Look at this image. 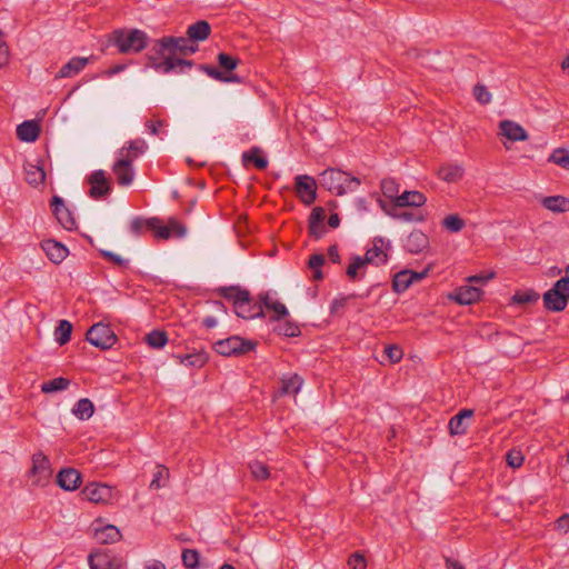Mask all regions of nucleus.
I'll use <instances>...</instances> for the list:
<instances>
[{
	"label": "nucleus",
	"mask_w": 569,
	"mask_h": 569,
	"mask_svg": "<svg viewBox=\"0 0 569 569\" xmlns=\"http://www.w3.org/2000/svg\"><path fill=\"white\" fill-rule=\"evenodd\" d=\"M234 311L239 318L242 319H254L264 318L266 313L262 310V306L253 301L250 291H241L238 297V302L234 301Z\"/></svg>",
	"instance_id": "1a4fd4ad"
},
{
	"label": "nucleus",
	"mask_w": 569,
	"mask_h": 569,
	"mask_svg": "<svg viewBox=\"0 0 569 569\" xmlns=\"http://www.w3.org/2000/svg\"><path fill=\"white\" fill-rule=\"evenodd\" d=\"M112 171L120 186H129L134 178L132 158L130 154L119 158L112 166Z\"/></svg>",
	"instance_id": "2eb2a0df"
},
{
	"label": "nucleus",
	"mask_w": 569,
	"mask_h": 569,
	"mask_svg": "<svg viewBox=\"0 0 569 569\" xmlns=\"http://www.w3.org/2000/svg\"><path fill=\"white\" fill-rule=\"evenodd\" d=\"M507 465L513 469L523 465L525 456L520 449L512 448L506 455Z\"/></svg>",
	"instance_id": "6e6d98bb"
},
{
	"label": "nucleus",
	"mask_w": 569,
	"mask_h": 569,
	"mask_svg": "<svg viewBox=\"0 0 569 569\" xmlns=\"http://www.w3.org/2000/svg\"><path fill=\"white\" fill-rule=\"evenodd\" d=\"M41 133V126L37 120H26L17 127V137L23 142H34Z\"/></svg>",
	"instance_id": "393cba45"
},
{
	"label": "nucleus",
	"mask_w": 569,
	"mask_h": 569,
	"mask_svg": "<svg viewBox=\"0 0 569 569\" xmlns=\"http://www.w3.org/2000/svg\"><path fill=\"white\" fill-rule=\"evenodd\" d=\"M162 221L158 217L142 218L136 217L130 223L132 234L139 237L144 230L151 231L157 239L168 240L170 238V229L162 227Z\"/></svg>",
	"instance_id": "0eeeda50"
},
{
	"label": "nucleus",
	"mask_w": 569,
	"mask_h": 569,
	"mask_svg": "<svg viewBox=\"0 0 569 569\" xmlns=\"http://www.w3.org/2000/svg\"><path fill=\"white\" fill-rule=\"evenodd\" d=\"M173 357L179 363L193 368H202L209 361V355L204 349L187 355H176Z\"/></svg>",
	"instance_id": "bb28decb"
},
{
	"label": "nucleus",
	"mask_w": 569,
	"mask_h": 569,
	"mask_svg": "<svg viewBox=\"0 0 569 569\" xmlns=\"http://www.w3.org/2000/svg\"><path fill=\"white\" fill-rule=\"evenodd\" d=\"M181 559L186 568L197 569L199 567L200 553L196 549H183Z\"/></svg>",
	"instance_id": "8fccbe9b"
},
{
	"label": "nucleus",
	"mask_w": 569,
	"mask_h": 569,
	"mask_svg": "<svg viewBox=\"0 0 569 569\" xmlns=\"http://www.w3.org/2000/svg\"><path fill=\"white\" fill-rule=\"evenodd\" d=\"M555 528L565 533L568 532V530H569V513H565V515L560 516L555 522Z\"/></svg>",
	"instance_id": "774afa93"
},
{
	"label": "nucleus",
	"mask_w": 569,
	"mask_h": 569,
	"mask_svg": "<svg viewBox=\"0 0 569 569\" xmlns=\"http://www.w3.org/2000/svg\"><path fill=\"white\" fill-rule=\"evenodd\" d=\"M378 202L380 204V208L383 210V212L393 219L401 220V221H418V222H422L426 220L425 216H422V214H418V213H415L411 211L398 212L395 209H390L387 206V203L380 198H378Z\"/></svg>",
	"instance_id": "c756f323"
},
{
	"label": "nucleus",
	"mask_w": 569,
	"mask_h": 569,
	"mask_svg": "<svg viewBox=\"0 0 569 569\" xmlns=\"http://www.w3.org/2000/svg\"><path fill=\"white\" fill-rule=\"evenodd\" d=\"M427 202L425 193L417 190H406L395 199V208L422 207Z\"/></svg>",
	"instance_id": "5701e85b"
},
{
	"label": "nucleus",
	"mask_w": 569,
	"mask_h": 569,
	"mask_svg": "<svg viewBox=\"0 0 569 569\" xmlns=\"http://www.w3.org/2000/svg\"><path fill=\"white\" fill-rule=\"evenodd\" d=\"M543 307L550 312H561L569 302V276L558 279L542 296Z\"/></svg>",
	"instance_id": "20e7f679"
},
{
	"label": "nucleus",
	"mask_w": 569,
	"mask_h": 569,
	"mask_svg": "<svg viewBox=\"0 0 569 569\" xmlns=\"http://www.w3.org/2000/svg\"><path fill=\"white\" fill-rule=\"evenodd\" d=\"M381 191L386 198L391 200L392 206L395 207V199L399 197V184L393 178H386L381 181Z\"/></svg>",
	"instance_id": "a18cd8bd"
},
{
	"label": "nucleus",
	"mask_w": 569,
	"mask_h": 569,
	"mask_svg": "<svg viewBox=\"0 0 569 569\" xmlns=\"http://www.w3.org/2000/svg\"><path fill=\"white\" fill-rule=\"evenodd\" d=\"M326 258L322 253H315L311 254L308 261V267L310 269H321V267L325 264Z\"/></svg>",
	"instance_id": "338daca9"
},
{
	"label": "nucleus",
	"mask_w": 569,
	"mask_h": 569,
	"mask_svg": "<svg viewBox=\"0 0 569 569\" xmlns=\"http://www.w3.org/2000/svg\"><path fill=\"white\" fill-rule=\"evenodd\" d=\"M371 295V290H367L366 293L363 295H357V293H350L348 296H343V297H340V298H337L335 299L332 302H331V306H330V311L331 313H335L337 312L339 309L343 308L348 300L350 299H353V298H357V297H360V298H368L369 296Z\"/></svg>",
	"instance_id": "864d4df0"
},
{
	"label": "nucleus",
	"mask_w": 569,
	"mask_h": 569,
	"mask_svg": "<svg viewBox=\"0 0 569 569\" xmlns=\"http://www.w3.org/2000/svg\"><path fill=\"white\" fill-rule=\"evenodd\" d=\"M463 168L458 164H446L439 168L438 176L446 182H457L463 177Z\"/></svg>",
	"instance_id": "72a5a7b5"
},
{
	"label": "nucleus",
	"mask_w": 569,
	"mask_h": 569,
	"mask_svg": "<svg viewBox=\"0 0 569 569\" xmlns=\"http://www.w3.org/2000/svg\"><path fill=\"white\" fill-rule=\"evenodd\" d=\"M70 380L64 377L53 378L51 380L44 381L41 385V391L43 393H52L57 391L66 390L70 386Z\"/></svg>",
	"instance_id": "a19ab883"
},
{
	"label": "nucleus",
	"mask_w": 569,
	"mask_h": 569,
	"mask_svg": "<svg viewBox=\"0 0 569 569\" xmlns=\"http://www.w3.org/2000/svg\"><path fill=\"white\" fill-rule=\"evenodd\" d=\"M273 331L279 335L287 338H295L299 337L301 335L300 327L292 320H284L281 323H278Z\"/></svg>",
	"instance_id": "58836bf2"
},
{
	"label": "nucleus",
	"mask_w": 569,
	"mask_h": 569,
	"mask_svg": "<svg viewBox=\"0 0 569 569\" xmlns=\"http://www.w3.org/2000/svg\"><path fill=\"white\" fill-rule=\"evenodd\" d=\"M319 181L325 189L335 192L337 196L356 191L361 184V180L358 177L333 168L323 170L319 176Z\"/></svg>",
	"instance_id": "7ed1b4c3"
},
{
	"label": "nucleus",
	"mask_w": 569,
	"mask_h": 569,
	"mask_svg": "<svg viewBox=\"0 0 569 569\" xmlns=\"http://www.w3.org/2000/svg\"><path fill=\"white\" fill-rule=\"evenodd\" d=\"M295 190L297 197L306 206H311L317 199V182L308 174H300L295 178Z\"/></svg>",
	"instance_id": "9d476101"
},
{
	"label": "nucleus",
	"mask_w": 569,
	"mask_h": 569,
	"mask_svg": "<svg viewBox=\"0 0 569 569\" xmlns=\"http://www.w3.org/2000/svg\"><path fill=\"white\" fill-rule=\"evenodd\" d=\"M258 346L256 340L230 336L213 343L217 353L223 357H240L253 351Z\"/></svg>",
	"instance_id": "39448f33"
},
{
	"label": "nucleus",
	"mask_w": 569,
	"mask_h": 569,
	"mask_svg": "<svg viewBox=\"0 0 569 569\" xmlns=\"http://www.w3.org/2000/svg\"><path fill=\"white\" fill-rule=\"evenodd\" d=\"M96 540L101 545L114 543L121 540V531L113 525H107L102 528H97L94 531Z\"/></svg>",
	"instance_id": "c85d7f7f"
},
{
	"label": "nucleus",
	"mask_w": 569,
	"mask_h": 569,
	"mask_svg": "<svg viewBox=\"0 0 569 569\" xmlns=\"http://www.w3.org/2000/svg\"><path fill=\"white\" fill-rule=\"evenodd\" d=\"M500 133L512 142L526 141L529 138L527 131L512 120H502L499 123Z\"/></svg>",
	"instance_id": "412c9836"
},
{
	"label": "nucleus",
	"mask_w": 569,
	"mask_h": 569,
	"mask_svg": "<svg viewBox=\"0 0 569 569\" xmlns=\"http://www.w3.org/2000/svg\"><path fill=\"white\" fill-rule=\"evenodd\" d=\"M88 58L74 57L70 59L58 72L59 78H69L79 73L88 64Z\"/></svg>",
	"instance_id": "2f4dec72"
},
{
	"label": "nucleus",
	"mask_w": 569,
	"mask_h": 569,
	"mask_svg": "<svg viewBox=\"0 0 569 569\" xmlns=\"http://www.w3.org/2000/svg\"><path fill=\"white\" fill-rule=\"evenodd\" d=\"M82 496L88 499L91 502L96 503H106L109 502L113 495L112 487L100 483V482H92L87 485L81 490Z\"/></svg>",
	"instance_id": "4468645a"
},
{
	"label": "nucleus",
	"mask_w": 569,
	"mask_h": 569,
	"mask_svg": "<svg viewBox=\"0 0 569 569\" xmlns=\"http://www.w3.org/2000/svg\"><path fill=\"white\" fill-rule=\"evenodd\" d=\"M540 296L536 290L527 289L523 291H516L510 301L513 305H529L537 302Z\"/></svg>",
	"instance_id": "ea45409f"
},
{
	"label": "nucleus",
	"mask_w": 569,
	"mask_h": 569,
	"mask_svg": "<svg viewBox=\"0 0 569 569\" xmlns=\"http://www.w3.org/2000/svg\"><path fill=\"white\" fill-rule=\"evenodd\" d=\"M88 562L90 569H121L124 566L123 557L108 548L92 550L88 556Z\"/></svg>",
	"instance_id": "6e6552de"
},
{
	"label": "nucleus",
	"mask_w": 569,
	"mask_h": 569,
	"mask_svg": "<svg viewBox=\"0 0 569 569\" xmlns=\"http://www.w3.org/2000/svg\"><path fill=\"white\" fill-rule=\"evenodd\" d=\"M473 97L480 104H488L491 101V94L486 86L476 84L473 87Z\"/></svg>",
	"instance_id": "052dcab7"
},
{
	"label": "nucleus",
	"mask_w": 569,
	"mask_h": 569,
	"mask_svg": "<svg viewBox=\"0 0 569 569\" xmlns=\"http://www.w3.org/2000/svg\"><path fill=\"white\" fill-rule=\"evenodd\" d=\"M267 310L273 311V315L270 316L269 321L279 322L289 316L287 307L280 301H274L272 306H267Z\"/></svg>",
	"instance_id": "603ef678"
},
{
	"label": "nucleus",
	"mask_w": 569,
	"mask_h": 569,
	"mask_svg": "<svg viewBox=\"0 0 569 569\" xmlns=\"http://www.w3.org/2000/svg\"><path fill=\"white\" fill-rule=\"evenodd\" d=\"M326 219V211L322 207H315L308 219V233L315 239L319 240L326 233L323 221Z\"/></svg>",
	"instance_id": "a211bd4d"
},
{
	"label": "nucleus",
	"mask_w": 569,
	"mask_h": 569,
	"mask_svg": "<svg viewBox=\"0 0 569 569\" xmlns=\"http://www.w3.org/2000/svg\"><path fill=\"white\" fill-rule=\"evenodd\" d=\"M241 291L248 290L241 288L240 286L219 287L216 289V292L219 297L231 300L233 303L234 301L238 302V297L240 296Z\"/></svg>",
	"instance_id": "09e8293b"
},
{
	"label": "nucleus",
	"mask_w": 569,
	"mask_h": 569,
	"mask_svg": "<svg viewBox=\"0 0 569 569\" xmlns=\"http://www.w3.org/2000/svg\"><path fill=\"white\" fill-rule=\"evenodd\" d=\"M147 148H148V146H147L146 141L143 139L138 138L136 140H130L127 143V147H123L120 150V154H122V152L124 150H128L127 154H130L132 158V161H133L139 154L144 153Z\"/></svg>",
	"instance_id": "49530a36"
},
{
	"label": "nucleus",
	"mask_w": 569,
	"mask_h": 569,
	"mask_svg": "<svg viewBox=\"0 0 569 569\" xmlns=\"http://www.w3.org/2000/svg\"><path fill=\"white\" fill-rule=\"evenodd\" d=\"M385 355L391 363H397L402 359L403 351L397 345H389L385 348Z\"/></svg>",
	"instance_id": "680f3d73"
},
{
	"label": "nucleus",
	"mask_w": 569,
	"mask_h": 569,
	"mask_svg": "<svg viewBox=\"0 0 569 569\" xmlns=\"http://www.w3.org/2000/svg\"><path fill=\"white\" fill-rule=\"evenodd\" d=\"M146 342L148 343V346L150 348H153V349H161L163 348L169 339H168V335L166 331L163 330H152L150 331L146 338H144Z\"/></svg>",
	"instance_id": "37998d69"
},
{
	"label": "nucleus",
	"mask_w": 569,
	"mask_h": 569,
	"mask_svg": "<svg viewBox=\"0 0 569 569\" xmlns=\"http://www.w3.org/2000/svg\"><path fill=\"white\" fill-rule=\"evenodd\" d=\"M198 69L207 73L210 78L221 82H241V79L236 73H223L222 70L211 64H199Z\"/></svg>",
	"instance_id": "7c9ffc66"
},
{
	"label": "nucleus",
	"mask_w": 569,
	"mask_h": 569,
	"mask_svg": "<svg viewBox=\"0 0 569 569\" xmlns=\"http://www.w3.org/2000/svg\"><path fill=\"white\" fill-rule=\"evenodd\" d=\"M162 477H166L168 478L169 477V470L163 467V466H159L158 467V471L153 475V479L150 483V488L151 489H159L160 487H162V485L160 483V479Z\"/></svg>",
	"instance_id": "0e129e2a"
},
{
	"label": "nucleus",
	"mask_w": 569,
	"mask_h": 569,
	"mask_svg": "<svg viewBox=\"0 0 569 569\" xmlns=\"http://www.w3.org/2000/svg\"><path fill=\"white\" fill-rule=\"evenodd\" d=\"M549 161L569 170V152L565 149H556L549 157Z\"/></svg>",
	"instance_id": "4d7b16f0"
},
{
	"label": "nucleus",
	"mask_w": 569,
	"mask_h": 569,
	"mask_svg": "<svg viewBox=\"0 0 569 569\" xmlns=\"http://www.w3.org/2000/svg\"><path fill=\"white\" fill-rule=\"evenodd\" d=\"M163 227L170 229V237L183 238L187 234L186 226L179 222L176 218H169L168 226Z\"/></svg>",
	"instance_id": "bf43d9fd"
},
{
	"label": "nucleus",
	"mask_w": 569,
	"mask_h": 569,
	"mask_svg": "<svg viewBox=\"0 0 569 569\" xmlns=\"http://www.w3.org/2000/svg\"><path fill=\"white\" fill-rule=\"evenodd\" d=\"M94 412L93 402L88 398H82L76 402L72 413L80 420H88Z\"/></svg>",
	"instance_id": "e433bc0d"
},
{
	"label": "nucleus",
	"mask_w": 569,
	"mask_h": 569,
	"mask_svg": "<svg viewBox=\"0 0 569 569\" xmlns=\"http://www.w3.org/2000/svg\"><path fill=\"white\" fill-rule=\"evenodd\" d=\"M50 207L52 208V213L66 230H73L77 228L76 220L72 216V212L64 204V200L54 194L50 200Z\"/></svg>",
	"instance_id": "9b49d317"
},
{
	"label": "nucleus",
	"mask_w": 569,
	"mask_h": 569,
	"mask_svg": "<svg viewBox=\"0 0 569 569\" xmlns=\"http://www.w3.org/2000/svg\"><path fill=\"white\" fill-rule=\"evenodd\" d=\"M217 62L223 73H233L232 71L237 69V67L240 63V60L237 57H233L226 52H220L217 56Z\"/></svg>",
	"instance_id": "c03bdc74"
},
{
	"label": "nucleus",
	"mask_w": 569,
	"mask_h": 569,
	"mask_svg": "<svg viewBox=\"0 0 569 569\" xmlns=\"http://www.w3.org/2000/svg\"><path fill=\"white\" fill-rule=\"evenodd\" d=\"M249 469L251 471L252 477L256 480H267L270 477V470L267 465L260 461H253L249 463Z\"/></svg>",
	"instance_id": "3c124183"
},
{
	"label": "nucleus",
	"mask_w": 569,
	"mask_h": 569,
	"mask_svg": "<svg viewBox=\"0 0 569 569\" xmlns=\"http://www.w3.org/2000/svg\"><path fill=\"white\" fill-rule=\"evenodd\" d=\"M50 261L58 264L61 263L69 254L68 248L60 241L54 239H44L40 243Z\"/></svg>",
	"instance_id": "6ab92c4d"
},
{
	"label": "nucleus",
	"mask_w": 569,
	"mask_h": 569,
	"mask_svg": "<svg viewBox=\"0 0 569 569\" xmlns=\"http://www.w3.org/2000/svg\"><path fill=\"white\" fill-rule=\"evenodd\" d=\"M303 385V379L298 373L283 376L281 387L274 393V397L296 396Z\"/></svg>",
	"instance_id": "b1692460"
},
{
	"label": "nucleus",
	"mask_w": 569,
	"mask_h": 569,
	"mask_svg": "<svg viewBox=\"0 0 569 569\" xmlns=\"http://www.w3.org/2000/svg\"><path fill=\"white\" fill-rule=\"evenodd\" d=\"M483 291L475 286H461L449 295V298L461 306L476 303L480 300Z\"/></svg>",
	"instance_id": "dca6fc26"
},
{
	"label": "nucleus",
	"mask_w": 569,
	"mask_h": 569,
	"mask_svg": "<svg viewBox=\"0 0 569 569\" xmlns=\"http://www.w3.org/2000/svg\"><path fill=\"white\" fill-rule=\"evenodd\" d=\"M363 267L365 264L361 256H352L351 262L346 270V274L351 281H356L359 277V270Z\"/></svg>",
	"instance_id": "5fc2aeb1"
},
{
	"label": "nucleus",
	"mask_w": 569,
	"mask_h": 569,
	"mask_svg": "<svg viewBox=\"0 0 569 569\" xmlns=\"http://www.w3.org/2000/svg\"><path fill=\"white\" fill-rule=\"evenodd\" d=\"M198 50L199 46L193 42L191 44L183 46L182 48H180V50H176V57L187 59V57L194 54Z\"/></svg>",
	"instance_id": "69168bd1"
},
{
	"label": "nucleus",
	"mask_w": 569,
	"mask_h": 569,
	"mask_svg": "<svg viewBox=\"0 0 569 569\" xmlns=\"http://www.w3.org/2000/svg\"><path fill=\"white\" fill-rule=\"evenodd\" d=\"M363 264H376L381 266L387 263L388 261V254L385 252L379 246H373L372 248H369L365 256L361 257Z\"/></svg>",
	"instance_id": "f704fd0d"
},
{
	"label": "nucleus",
	"mask_w": 569,
	"mask_h": 569,
	"mask_svg": "<svg viewBox=\"0 0 569 569\" xmlns=\"http://www.w3.org/2000/svg\"><path fill=\"white\" fill-rule=\"evenodd\" d=\"M152 46L146 53V66L160 73H183L194 66L193 60L176 57V50L193 43L189 37L163 36L151 41Z\"/></svg>",
	"instance_id": "f257e3e1"
},
{
	"label": "nucleus",
	"mask_w": 569,
	"mask_h": 569,
	"mask_svg": "<svg viewBox=\"0 0 569 569\" xmlns=\"http://www.w3.org/2000/svg\"><path fill=\"white\" fill-rule=\"evenodd\" d=\"M241 160L244 167L252 163L258 170H264L269 163L260 147H252L250 150L243 152Z\"/></svg>",
	"instance_id": "a878e982"
},
{
	"label": "nucleus",
	"mask_w": 569,
	"mask_h": 569,
	"mask_svg": "<svg viewBox=\"0 0 569 569\" xmlns=\"http://www.w3.org/2000/svg\"><path fill=\"white\" fill-rule=\"evenodd\" d=\"M429 247V238L421 230L415 229L406 239L403 248L407 252L418 254Z\"/></svg>",
	"instance_id": "4be33fe9"
},
{
	"label": "nucleus",
	"mask_w": 569,
	"mask_h": 569,
	"mask_svg": "<svg viewBox=\"0 0 569 569\" xmlns=\"http://www.w3.org/2000/svg\"><path fill=\"white\" fill-rule=\"evenodd\" d=\"M24 172H26V181L29 184L37 187L44 182L46 172H44V169L42 166L28 163L24 167Z\"/></svg>",
	"instance_id": "c9c22d12"
},
{
	"label": "nucleus",
	"mask_w": 569,
	"mask_h": 569,
	"mask_svg": "<svg viewBox=\"0 0 569 569\" xmlns=\"http://www.w3.org/2000/svg\"><path fill=\"white\" fill-rule=\"evenodd\" d=\"M32 477H37V485H44L52 475L49 458L41 451L32 456V468L30 470Z\"/></svg>",
	"instance_id": "ddd939ff"
},
{
	"label": "nucleus",
	"mask_w": 569,
	"mask_h": 569,
	"mask_svg": "<svg viewBox=\"0 0 569 569\" xmlns=\"http://www.w3.org/2000/svg\"><path fill=\"white\" fill-rule=\"evenodd\" d=\"M348 565L351 567V569H366L367 568V561L362 553L356 551L349 556Z\"/></svg>",
	"instance_id": "e2e57ef3"
},
{
	"label": "nucleus",
	"mask_w": 569,
	"mask_h": 569,
	"mask_svg": "<svg viewBox=\"0 0 569 569\" xmlns=\"http://www.w3.org/2000/svg\"><path fill=\"white\" fill-rule=\"evenodd\" d=\"M150 37L141 29H114L107 39L106 48L116 47L121 54H137L148 48Z\"/></svg>",
	"instance_id": "f03ea898"
},
{
	"label": "nucleus",
	"mask_w": 569,
	"mask_h": 569,
	"mask_svg": "<svg viewBox=\"0 0 569 569\" xmlns=\"http://www.w3.org/2000/svg\"><path fill=\"white\" fill-rule=\"evenodd\" d=\"M211 33V26L206 20H199L190 24L187 29V36L189 39L197 43L207 40Z\"/></svg>",
	"instance_id": "cd10ccee"
},
{
	"label": "nucleus",
	"mask_w": 569,
	"mask_h": 569,
	"mask_svg": "<svg viewBox=\"0 0 569 569\" xmlns=\"http://www.w3.org/2000/svg\"><path fill=\"white\" fill-rule=\"evenodd\" d=\"M87 182L90 184L89 196L92 199H101L111 192L109 179L103 170L93 171L88 178Z\"/></svg>",
	"instance_id": "f8f14e48"
},
{
	"label": "nucleus",
	"mask_w": 569,
	"mask_h": 569,
	"mask_svg": "<svg viewBox=\"0 0 569 569\" xmlns=\"http://www.w3.org/2000/svg\"><path fill=\"white\" fill-rule=\"evenodd\" d=\"M442 227L445 229H447L448 231L450 232H459L461 231L465 226H466V222L465 220L457 213H453V214H448L443 220H442Z\"/></svg>",
	"instance_id": "de8ad7c7"
},
{
	"label": "nucleus",
	"mask_w": 569,
	"mask_h": 569,
	"mask_svg": "<svg viewBox=\"0 0 569 569\" xmlns=\"http://www.w3.org/2000/svg\"><path fill=\"white\" fill-rule=\"evenodd\" d=\"M86 340L101 350H108L116 345L118 337L109 325L98 322L88 329Z\"/></svg>",
	"instance_id": "423d86ee"
},
{
	"label": "nucleus",
	"mask_w": 569,
	"mask_h": 569,
	"mask_svg": "<svg viewBox=\"0 0 569 569\" xmlns=\"http://www.w3.org/2000/svg\"><path fill=\"white\" fill-rule=\"evenodd\" d=\"M408 273L409 269H403L393 276L392 290L396 293L405 292L412 284Z\"/></svg>",
	"instance_id": "79ce46f5"
},
{
	"label": "nucleus",
	"mask_w": 569,
	"mask_h": 569,
	"mask_svg": "<svg viewBox=\"0 0 569 569\" xmlns=\"http://www.w3.org/2000/svg\"><path fill=\"white\" fill-rule=\"evenodd\" d=\"M100 256L107 260L108 262L119 267V268H128L129 261L120 257L119 254L109 251V250H100Z\"/></svg>",
	"instance_id": "13d9d810"
},
{
	"label": "nucleus",
	"mask_w": 569,
	"mask_h": 569,
	"mask_svg": "<svg viewBox=\"0 0 569 569\" xmlns=\"http://www.w3.org/2000/svg\"><path fill=\"white\" fill-rule=\"evenodd\" d=\"M73 326L68 320H60L54 329V338L59 346H64L71 339Z\"/></svg>",
	"instance_id": "4c0bfd02"
},
{
	"label": "nucleus",
	"mask_w": 569,
	"mask_h": 569,
	"mask_svg": "<svg viewBox=\"0 0 569 569\" xmlns=\"http://www.w3.org/2000/svg\"><path fill=\"white\" fill-rule=\"evenodd\" d=\"M541 203L546 209L556 213L569 211V198L563 196L545 197Z\"/></svg>",
	"instance_id": "473e14b6"
},
{
	"label": "nucleus",
	"mask_w": 569,
	"mask_h": 569,
	"mask_svg": "<svg viewBox=\"0 0 569 569\" xmlns=\"http://www.w3.org/2000/svg\"><path fill=\"white\" fill-rule=\"evenodd\" d=\"M81 483L82 476L74 468H62L59 470L57 475V485L66 491L77 490L81 486Z\"/></svg>",
	"instance_id": "f3484780"
},
{
	"label": "nucleus",
	"mask_w": 569,
	"mask_h": 569,
	"mask_svg": "<svg viewBox=\"0 0 569 569\" xmlns=\"http://www.w3.org/2000/svg\"><path fill=\"white\" fill-rule=\"evenodd\" d=\"M473 409H461L458 413L452 416L448 423V430L450 436H461L467 432L468 419L472 418Z\"/></svg>",
	"instance_id": "aec40b11"
}]
</instances>
